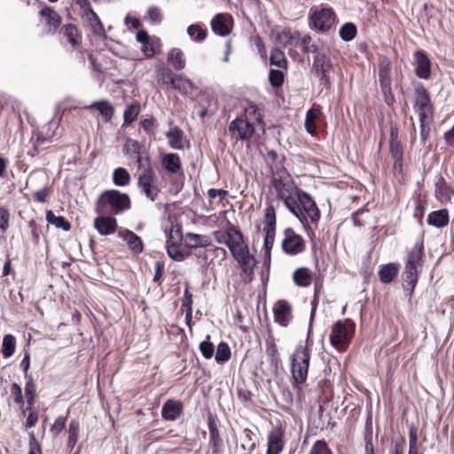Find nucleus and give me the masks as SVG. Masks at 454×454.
<instances>
[{
	"label": "nucleus",
	"instance_id": "nucleus-1",
	"mask_svg": "<svg viewBox=\"0 0 454 454\" xmlns=\"http://www.w3.org/2000/svg\"><path fill=\"white\" fill-rule=\"evenodd\" d=\"M312 342L306 340L304 344L296 346L290 356L291 384L298 393L302 391V386L306 383L309 374L311 358Z\"/></svg>",
	"mask_w": 454,
	"mask_h": 454
},
{
	"label": "nucleus",
	"instance_id": "nucleus-2",
	"mask_svg": "<svg viewBox=\"0 0 454 454\" xmlns=\"http://www.w3.org/2000/svg\"><path fill=\"white\" fill-rule=\"evenodd\" d=\"M130 207L129 196L114 189L103 192L95 204V211L98 215H104L108 211L113 215H119Z\"/></svg>",
	"mask_w": 454,
	"mask_h": 454
},
{
	"label": "nucleus",
	"instance_id": "nucleus-3",
	"mask_svg": "<svg viewBox=\"0 0 454 454\" xmlns=\"http://www.w3.org/2000/svg\"><path fill=\"white\" fill-rule=\"evenodd\" d=\"M296 207L294 211H290L301 223L303 227L308 231L311 230L309 223L316 226L320 220L321 213L315 200L306 192L301 190L294 197Z\"/></svg>",
	"mask_w": 454,
	"mask_h": 454
},
{
	"label": "nucleus",
	"instance_id": "nucleus-4",
	"mask_svg": "<svg viewBox=\"0 0 454 454\" xmlns=\"http://www.w3.org/2000/svg\"><path fill=\"white\" fill-rule=\"evenodd\" d=\"M278 174L271 177L270 184L277 193V198L284 201L285 206L289 211H294L296 207L294 197L301 189L297 187L289 172L282 171V173Z\"/></svg>",
	"mask_w": 454,
	"mask_h": 454
},
{
	"label": "nucleus",
	"instance_id": "nucleus-5",
	"mask_svg": "<svg viewBox=\"0 0 454 454\" xmlns=\"http://www.w3.org/2000/svg\"><path fill=\"white\" fill-rule=\"evenodd\" d=\"M137 187L141 193L151 201H155L161 192V188L151 158H147L145 165L137 168Z\"/></svg>",
	"mask_w": 454,
	"mask_h": 454
},
{
	"label": "nucleus",
	"instance_id": "nucleus-6",
	"mask_svg": "<svg viewBox=\"0 0 454 454\" xmlns=\"http://www.w3.org/2000/svg\"><path fill=\"white\" fill-rule=\"evenodd\" d=\"M356 331V324L350 318L336 321L330 334V342L339 351H345Z\"/></svg>",
	"mask_w": 454,
	"mask_h": 454
},
{
	"label": "nucleus",
	"instance_id": "nucleus-7",
	"mask_svg": "<svg viewBox=\"0 0 454 454\" xmlns=\"http://www.w3.org/2000/svg\"><path fill=\"white\" fill-rule=\"evenodd\" d=\"M308 20L311 29L327 33L334 27L337 16L331 7H311Z\"/></svg>",
	"mask_w": 454,
	"mask_h": 454
},
{
	"label": "nucleus",
	"instance_id": "nucleus-8",
	"mask_svg": "<svg viewBox=\"0 0 454 454\" xmlns=\"http://www.w3.org/2000/svg\"><path fill=\"white\" fill-rule=\"evenodd\" d=\"M413 110L419 119H434L435 107L430 91L422 83L414 88Z\"/></svg>",
	"mask_w": 454,
	"mask_h": 454
},
{
	"label": "nucleus",
	"instance_id": "nucleus-9",
	"mask_svg": "<svg viewBox=\"0 0 454 454\" xmlns=\"http://www.w3.org/2000/svg\"><path fill=\"white\" fill-rule=\"evenodd\" d=\"M379 82L386 105L393 107L395 98L392 90L391 61L386 56H380L378 61Z\"/></svg>",
	"mask_w": 454,
	"mask_h": 454
},
{
	"label": "nucleus",
	"instance_id": "nucleus-10",
	"mask_svg": "<svg viewBox=\"0 0 454 454\" xmlns=\"http://www.w3.org/2000/svg\"><path fill=\"white\" fill-rule=\"evenodd\" d=\"M160 164L167 173L177 177H171L170 184L176 193L179 192L184 186V171L182 161L177 153H165L160 159Z\"/></svg>",
	"mask_w": 454,
	"mask_h": 454
},
{
	"label": "nucleus",
	"instance_id": "nucleus-11",
	"mask_svg": "<svg viewBox=\"0 0 454 454\" xmlns=\"http://www.w3.org/2000/svg\"><path fill=\"white\" fill-rule=\"evenodd\" d=\"M79 8V15L90 27L95 36L106 37V30L98 15L93 11L90 0H76L74 4Z\"/></svg>",
	"mask_w": 454,
	"mask_h": 454
},
{
	"label": "nucleus",
	"instance_id": "nucleus-12",
	"mask_svg": "<svg viewBox=\"0 0 454 454\" xmlns=\"http://www.w3.org/2000/svg\"><path fill=\"white\" fill-rule=\"evenodd\" d=\"M207 425L208 428V444L212 454H223L224 441L220 432V420L217 415L211 411L207 412Z\"/></svg>",
	"mask_w": 454,
	"mask_h": 454
},
{
	"label": "nucleus",
	"instance_id": "nucleus-13",
	"mask_svg": "<svg viewBox=\"0 0 454 454\" xmlns=\"http://www.w3.org/2000/svg\"><path fill=\"white\" fill-rule=\"evenodd\" d=\"M281 247L285 254L290 256H295L305 251L306 242L304 239L297 234L292 228H286L284 231Z\"/></svg>",
	"mask_w": 454,
	"mask_h": 454
},
{
	"label": "nucleus",
	"instance_id": "nucleus-14",
	"mask_svg": "<svg viewBox=\"0 0 454 454\" xmlns=\"http://www.w3.org/2000/svg\"><path fill=\"white\" fill-rule=\"evenodd\" d=\"M313 70L319 78L321 84L325 88L331 87V71L333 70V63L331 59L325 53H317L314 56Z\"/></svg>",
	"mask_w": 454,
	"mask_h": 454
},
{
	"label": "nucleus",
	"instance_id": "nucleus-15",
	"mask_svg": "<svg viewBox=\"0 0 454 454\" xmlns=\"http://www.w3.org/2000/svg\"><path fill=\"white\" fill-rule=\"evenodd\" d=\"M232 256L240 265L242 274L244 275L243 281L245 283H250L254 278V268L257 263L256 259L249 253L248 247L241 251L239 249V252Z\"/></svg>",
	"mask_w": 454,
	"mask_h": 454
},
{
	"label": "nucleus",
	"instance_id": "nucleus-16",
	"mask_svg": "<svg viewBox=\"0 0 454 454\" xmlns=\"http://www.w3.org/2000/svg\"><path fill=\"white\" fill-rule=\"evenodd\" d=\"M274 42L283 48H295L299 44L301 32L289 27H277L271 32Z\"/></svg>",
	"mask_w": 454,
	"mask_h": 454
},
{
	"label": "nucleus",
	"instance_id": "nucleus-17",
	"mask_svg": "<svg viewBox=\"0 0 454 454\" xmlns=\"http://www.w3.org/2000/svg\"><path fill=\"white\" fill-rule=\"evenodd\" d=\"M229 132L236 140L246 141L252 137L254 132V127L250 121L245 120L240 116L231 121L229 124Z\"/></svg>",
	"mask_w": 454,
	"mask_h": 454
},
{
	"label": "nucleus",
	"instance_id": "nucleus-18",
	"mask_svg": "<svg viewBox=\"0 0 454 454\" xmlns=\"http://www.w3.org/2000/svg\"><path fill=\"white\" fill-rule=\"evenodd\" d=\"M145 145L137 140L128 138L123 145V153L127 155L129 158L135 159L137 168L145 165L146 159L150 158V156L146 153V155L143 156V149Z\"/></svg>",
	"mask_w": 454,
	"mask_h": 454
},
{
	"label": "nucleus",
	"instance_id": "nucleus-19",
	"mask_svg": "<svg viewBox=\"0 0 454 454\" xmlns=\"http://www.w3.org/2000/svg\"><path fill=\"white\" fill-rule=\"evenodd\" d=\"M285 431L281 427L272 428L267 436L266 454H280L285 448Z\"/></svg>",
	"mask_w": 454,
	"mask_h": 454
},
{
	"label": "nucleus",
	"instance_id": "nucleus-20",
	"mask_svg": "<svg viewBox=\"0 0 454 454\" xmlns=\"http://www.w3.org/2000/svg\"><path fill=\"white\" fill-rule=\"evenodd\" d=\"M226 246L229 248L231 255H235V254L239 252V249L241 251L248 247L245 243L244 236L240 230L229 221Z\"/></svg>",
	"mask_w": 454,
	"mask_h": 454
},
{
	"label": "nucleus",
	"instance_id": "nucleus-21",
	"mask_svg": "<svg viewBox=\"0 0 454 454\" xmlns=\"http://www.w3.org/2000/svg\"><path fill=\"white\" fill-rule=\"evenodd\" d=\"M184 405L181 400L168 399L161 408V418L166 421H176L184 412Z\"/></svg>",
	"mask_w": 454,
	"mask_h": 454
},
{
	"label": "nucleus",
	"instance_id": "nucleus-22",
	"mask_svg": "<svg viewBox=\"0 0 454 454\" xmlns=\"http://www.w3.org/2000/svg\"><path fill=\"white\" fill-rule=\"evenodd\" d=\"M416 61L415 74L420 79H428L431 75V60L428 54L423 50H418L414 53Z\"/></svg>",
	"mask_w": 454,
	"mask_h": 454
},
{
	"label": "nucleus",
	"instance_id": "nucleus-23",
	"mask_svg": "<svg viewBox=\"0 0 454 454\" xmlns=\"http://www.w3.org/2000/svg\"><path fill=\"white\" fill-rule=\"evenodd\" d=\"M424 257V241L423 239H420L408 251V256L404 266L419 269L422 267Z\"/></svg>",
	"mask_w": 454,
	"mask_h": 454
},
{
	"label": "nucleus",
	"instance_id": "nucleus-24",
	"mask_svg": "<svg viewBox=\"0 0 454 454\" xmlns=\"http://www.w3.org/2000/svg\"><path fill=\"white\" fill-rule=\"evenodd\" d=\"M39 15L44 20L49 34H55L61 24V16L51 7L44 6L39 12Z\"/></svg>",
	"mask_w": 454,
	"mask_h": 454
},
{
	"label": "nucleus",
	"instance_id": "nucleus-25",
	"mask_svg": "<svg viewBox=\"0 0 454 454\" xmlns=\"http://www.w3.org/2000/svg\"><path fill=\"white\" fill-rule=\"evenodd\" d=\"M93 225L98 233L104 236L114 233L118 226L114 217L104 215H99L96 217Z\"/></svg>",
	"mask_w": 454,
	"mask_h": 454
},
{
	"label": "nucleus",
	"instance_id": "nucleus-26",
	"mask_svg": "<svg viewBox=\"0 0 454 454\" xmlns=\"http://www.w3.org/2000/svg\"><path fill=\"white\" fill-rule=\"evenodd\" d=\"M274 320L281 326H287L292 318V307L286 301H278L273 308Z\"/></svg>",
	"mask_w": 454,
	"mask_h": 454
},
{
	"label": "nucleus",
	"instance_id": "nucleus-27",
	"mask_svg": "<svg viewBox=\"0 0 454 454\" xmlns=\"http://www.w3.org/2000/svg\"><path fill=\"white\" fill-rule=\"evenodd\" d=\"M265 353L270 365L277 370L281 364V359L279 357L276 339L272 333H269L265 339Z\"/></svg>",
	"mask_w": 454,
	"mask_h": 454
},
{
	"label": "nucleus",
	"instance_id": "nucleus-28",
	"mask_svg": "<svg viewBox=\"0 0 454 454\" xmlns=\"http://www.w3.org/2000/svg\"><path fill=\"white\" fill-rule=\"evenodd\" d=\"M176 74L171 70L170 67L160 65L156 67L155 79L157 83L163 89H169L172 87Z\"/></svg>",
	"mask_w": 454,
	"mask_h": 454
},
{
	"label": "nucleus",
	"instance_id": "nucleus-29",
	"mask_svg": "<svg viewBox=\"0 0 454 454\" xmlns=\"http://www.w3.org/2000/svg\"><path fill=\"white\" fill-rule=\"evenodd\" d=\"M266 160L271 169L272 176L279 175L278 173H282V171L288 172L285 167L286 157L283 155L279 156L276 151H268Z\"/></svg>",
	"mask_w": 454,
	"mask_h": 454
},
{
	"label": "nucleus",
	"instance_id": "nucleus-30",
	"mask_svg": "<svg viewBox=\"0 0 454 454\" xmlns=\"http://www.w3.org/2000/svg\"><path fill=\"white\" fill-rule=\"evenodd\" d=\"M118 235L122 238L129 246V249L136 254H141L144 249L141 238L129 230L119 231Z\"/></svg>",
	"mask_w": 454,
	"mask_h": 454
},
{
	"label": "nucleus",
	"instance_id": "nucleus-31",
	"mask_svg": "<svg viewBox=\"0 0 454 454\" xmlns=\"http://www.w3.org/2000/svg\"><path fill=\"white\" fill-rule=\"evenodd\" d=\"M211 243V239L207 235L196 234L192 232H187L184 235V247L185 248L207 247Z\"/></svg>",
	"mask_w": 454,
	"mask_h": 454
},
{
	"label": "nucleus",
	"instance_id": "nucleus-32",
	"mask_svg": "<svg viewBox=\"0 0 454 454\" xmlns=\"http://www.w3.org/2000/svg\"><path fill=\"white\" fill-rule=\"evenodd\" d=\"M60 32L63 36L66 37L68 43L72 45L73 48H78L82 44V34L74 24H65Z\"/></svg>",
	"mask_w": 454,
	"mask_h": 454
},
{
	"label": "nucleus",
	"instance_id": "nucleus-33",
	"mask_svg": "<svg viewBox=\"0 0 454 454\" xmlns=\"http://www.w3.org/2000/svg\"><path fill=\"white\" fill-rule=\"evenodd\" d=\"M427 223L436 228H443L450 221L449 211L446 208L433 211L427 216Z\"/></svg>",
	"mask_w": 454,
	"mask_h": 454
},
{
	"label": "nucleus",
	"instance_id": "nucleus-34",
	"mask_svg": "<svg viewBox=\"0 0 454 454\" xmlns=\"http://www.w3.org/2000/svg\"><path fill=\"white\" fill-rule=\"evenodd\" d=\"M403 277L404 281L403 288L408 291L409 295L411 296L419 280V269L404 266Z\"/></svg>",
	"mask_w": 454,
	"mask_h": 454
},
{
	"label": "nucleus",
	"instance_id": "nucleus-35",
	"mask_svg": "<svg viewBox=\"0 0 454 454\" xmlns=\"http://www.w3.org/2000/svg\"><path fill=\"white\" fill-rule=\"evenodd\" d=\"M168 255L174 261L183 262L188 258L192 253L182 247V243H166Z\"/></svg>",
	"mask_w": 454,
	"mask_h": 454
},
{
	"label": "nucleus",
	"instance_id": "nucleus-36",
	"mask_svg": "<svg viewBox=\"0 0 454 454\" xmlns=\"http://www.w3.org/2000/svg\"><path fill=\"white\" fill-rule=\"evenodd\" d=\"M451 192L450 186L447 184L446 180L441 176L435 183L434 193L436 199L442 203H446L451 199Z\"/></svg>",
	"mask_w": 454,
	"mask_h": 454
},
{
	"label": "nucleus",
	"instance_id": "nucleus-37",
	"mask_svg": "<svg viewBox=\"0 0 454 454\" xmlns=\"http://www.w3.org/2000/svg\"><path fill=\"white\" fill-rule=\"evenodd\" d=\"M166 137L168 140V145L176 150H184L183 138L184 131L181 128L174 126L167 133Z\"/></svg>",
	"mask_w": 454,
	"mask_h": 454
},
{
	"label": "nucleus",
	"instance_id": "nucleus-38",
	"mask_svg": "<svg viewBox=\"0 0 454 454\" xmlns=\"http://www.w3.org/2000/svg\"><path fill=\"white\" fill-rule=\"evenodd\" d=\"M322 115V111L319 107H312L310 108L305 117L304 126L306 131L310 135H316L317 127L316 124V120H317Z\"/></svg>",
	"mask_w": 454,
	"mask_h": 454
},
{
	"label": "nucleus",
	"instance_id": "nucleus-39",
	"mask_svg": "<svg viewBox=\"0 0 454 454\" xmlns=\"http://www.w3.org/2000/svg\"><path fill=\"white\" fill-rule=\"evenodd\" d=\"M293 279L296 286L307 287L312 283V272L309 269L305 267L298 268L293 274Z\"/></svg>",
	"mask_w": 454,
	"mask_h": 454
},
{
	"label": "nucleus",
	"instance_id": "nucleus-40",
	"mask_svg": "<svg viewBox=\"0 0 454 454\" xmlns=\"http://www.w3.org/2000/svg\"><path fill=\"white\" fill-rule=\"evenodd\" d=\"M87 108L98 110L106 121H111L114 114V107L107 100L93 102L91 105L87 106Z\"/></svg>",
	"mask_w": 454,
	"mask_h": 454
},
{
	"label": "nucleus",
	"instance_id": "nucleus-41",
	"mask_svg": "<svg viewBox=\"0 0 454 454\" xmlns=\"http://www.w3.org/2000/svg\"><path fill=\"white\" fill-rule=\"evenodd\" d=\"M399 271V268L395 263L390 262L384 264L379 270V278L380 282L388 284L396 278Z\"/></svg>",
	"mask_w": 454,
	"mask_h": 454
},
{
	"label": "nucleus",
	"instance_id": "nucleus-42",
	"mask_svg": "<svg viewBox=\"0 0 454 454\" xmlns=\"http://www.w3.org/2000/svg\"><path fill=\"white\" fill-rule=\"evenodd\" d=\"M270 64L278 68L286 70L288 68V60L285 52L279 47H274L270 51Z\"/></svg>",
	"mask_w": 454,
	"mask_h": 454
},
{
	"label": "nucleus",
	"instance_id": "nucleus-43",
	"mask_svg": "<svg viewBox=\"0 0 454 454\" xmlns=\"http://www.w3.org/2000/svg\"><path fill=\"white\" fill-rule=\"evenodd\" d=\"M211 27L215 34L221 36H225L231 32L226 24L225 15L223 13H218L212 19Z\"/></svg>",
	"mask_w": 454,
	"mask_h": 454
},
{
	"label": "nucleus",
	"instance_id": "nucleus-44",
	"mask_svg": "<svg viewBox=\"0 0 454 454\" xmlns=\"http://www.w3.org/2000/svg\"><path fill=\"white\" fill-rule=\"evenodd\" d=\"M141 106L139 102L134 101L125 107L123 113V126H129L133 123L139 115Z\"/></svg>",
	"mask_w": 454,
	"mask_h": 454
},
{
	"label": "nucleus",
	"instance_id": "nucleus-45",
	"mask_svg": "<svg viewBox=\"0 0 454 454\" xmlns=\"http://www.w3.org/2000/svg\"><path fill=\"white\" fill-rule=\"evenodd\" d=\"M168 61L176 70H182L185 67L184 52L179 48H173L168 54Z\"/></svg>",
	"mask_w": 454,
	"mask_h": 454
},
{
	"label": "nucleus",
	"instance_id": "nucleus-46",
	"mask_svg": "<svg viewBox=\"0 0 454 454\" xmlns=\"http://www.w3.org/2000/svg\"><path fill=\"white\" fill-rule=\"evenodd\" d=\"M46 221L48 223L54 225L58 229H62L66 231L71 230V223L64 216H57L51 210L46 212Z\"/></svg>",
	"mask_w": 454,
	"mask_h": 454
},
{
	"label": "nucleus",
	"instance_id": "nucleus-47",
	"mask_svg": "<svg viewBox=\"0 0 454 454\" xmlns=\"http://www.w3.org/2000/svg\"><path fill=\"white\" fill-rule=\"evenodd\" d=\"M131 177L124 168H117L113 173V182L117 186H126L130 183Z\"/></svg>",
	"mask_w": 454,
	"mask_h": 454
},
{
	"label": "nucleus",
	"instance_id": "nucleus-48",
	"mask_svg": "<svg viewBox=\"0 0 454 454\" xmlns=\"http://www.w3.org/2000/svg\"><path fill=\"white\" fill-rule=\"evenodd\" d=\"M16 349V339L12 334H5L3 338L2 353L4 357H11Z\"/></svg>",
	"mask_w": 454,
	"mask_h": 454
},
{
	"label": "nucleus",
	"instance_id": "nucleus-49",
	"mask_svg": "<svg viewBox=\"0 0 454 454\" xmlns=\"http://www.w3.org/2000/svg\"><path fill=\"white\" fill-rule=\"evenodd\" d=\"M192 82L182 75L176 74L171 89L179 91L183 95H186L192 89Z\"/></svg>",
	"mask_w": 454,
	"mask_h": 454
},
{
	"label": "nucleus",
	"instance_id": "nucleus-50",
	"mask_svg": "<svg viewBox=\"0 0 454 454\" xmlns=\"http://www.w3.org/2000/svg\"><path fill=\"white\" fill-rule=\"evenodd\" d=\"M242 117L245 120L250 121L254 127L256 123L262 122L261 112L255 105H249L247 107H246L244 115Z\"/></svg>",
	"mask_w": 454,
	"mask_h": 454
},
{
	"label": "nucleus",
	"instance_id": "nucleus-51",
	"mask_svg": "<svg viewBox=\"0 0 454 454\" xmlns=\"http://www.w3.org/2000/svg\"><path fill=\"white\" fill-rule=\"evenodd\" d=\"M184 242V236L182 231V225L180 223H172L168 231V239L166 243L175 242L182 243Z\"/></svg>",
	"mask_w": 454,
	"mask_h": 454
},
{
	"label": "nucleus",
	"instance_id": "nucleus-52",
	"mask_svg": "<svg viewBox=\"0 0 454 454\" xmlns=\"http://www.w3.org/2000/svg\"><path fill=\"white\" fill-rule=\"evenodd\" d=\"M264 231H276V211L272 205L267 206L265 209Z\"/></svg>",
	"mask_w": 454,
	"mask_h": 454
},
{
	"label": "nucleus",
	"instance_id": "nucleus-53",
	"mask_svg": "<svg viewBox=\"0 0 454 454\" xmlns=\"http://www.w3.org/2000/svg\"><path fill=\"white\" fill-rule=\"evenodd\" d=\"M207 195L210 204L214 203V200L216 199V197H219V200L216 202L217 205L225 207L226 203H228V200L226 198L228 195V191L226 190L211 188L207 191Z\"/></svg>",
	"mask_w": 454,
	"mask_h": 454
},
{
	"label": "nucleus",
	"instance_id": "nucleus-54",
	"mask_svg": "<svg viewBox=\"0 0 454 454\" xmlns=\"http://www.w3.org/2000/svg\"><path fill=\"white\" fill-rule=\"evenodd\" d=\"M231 353L229 345L224 341H221L216 348L215 361L219 364H223L231 358Z\"/></svg>",
	"mask_w": 454,
	"mask_h": 454
},
{
	"label": "nucleus",
	"instance_id": "nucleus-55",
	"mask_svg": "<svg viewBox=\"0 0 454 454\" xmlns=\"http://www.w3.org/2000/svg\"><path fill=\"white\" fill-rule=\"evenodd\" d=\"M340 36L345 42L353 40L357 35V29L354 23H345L340 29Z\"/></svg>",
	"mask_w": 454,
	"mask_h": 454
},
{
	"label": "nucleus",
	"instance_id": "nucleus-56",
	"mask_svg": "<svg viewBox=\"0 0 454 454\" xmlns=\"http://www.w3.org/2000/svg\"><path fill=\"white\" fill-rule=\"evenodd\" d=\"M80 430V424L77 420H72L68 428L67 446L71 449L74 447L77 442L78 434Z\"/></svg>",
	"mask_w": 454,
	"mask_h": 454
},
{
	"label": "nucleus",
	"instance_id": "nucleus-57",
	"mask_svg": "<svg viewBox=\"0 0 454 454\" xmlns=\"http://www.w3.org/2000/svg\"><path fill=\"white\" fill-rule=\"evenodd\" d=\"M250 43L256 48L257 53L259 54L262 61L266 62L268 59L267 50L262 37L259 35H254L250 37Z\"/></svg>",
	"mask_w": 454,
	"mask_h": 454
},
{
	"label": "nucleus",
	"instance_id": "nucleus-58",
	"mask_svg": "<svg viewBox=\"0 0 454 454\" xmlns=\"http://www.w3.org/2000/svg\"><path fill=\"white\" fill-rule=\"evenodd\" d=\"M309 454H333L325 440H317L311 446Z\"/></svg>",
	"mask_w": 454,
	"mask_h": 454
},
{
	"label": "nucleus",
	"instance_id": "nucleus-59",
	"mask_svg": "<svg viewBox=\"0 0 454 454\" xmlns=\"http://www.w3.org/2000/svg\"><path fill=\"white\" fill-rule=\"evenodd\" d=\"M188 35L195 41L201 42L207 36V30L203 29L200 25L192 24L187 28Z\"/></svg>",
	"mask_w": 454,
	"mask_h": 454
},
{
	"label": "nucleus",
	"instance_id": "nucleus-60",
	"mask_svg": "<svg viewBox=\"0 0 454 454\" xmlns=\"http://www.w3.org/2000/svg\"><path fill=\"white\" fill-rule=\"evenodd\" d=\"M184 285L185 289L182 298V310L184 312L192 311L193 295L190 291V284L185 282Z\"/></svg>",
	"mask_w": 454,
	"mask_h": 454
},
{
	"label": "nucleus",
	"instance_id": "nucleus-61",
	"mask_svg": "<svg viewBox=\"0 0 454 454\" xmlns=\"http://www.w3.org/2000/svg\"><path fill=\"white\" fill-rule=\"evenodd\" d=\"M199 348L206 359H210L213 357L215 346L210 341V335H207L206 340L200 343Z\"/></svg>",
	"mask_w": 454,
	"mask_h": 454
},
{
	"label": "nucleus",
	"instance_id": "nucleus-62",
	"mask_svg": "<svg viewBox=\"0 0 454 454\" xmlns=\"http://www.w3.org/2000/svg\"><path fill=\"white\" fill-rule=\"evenodd\" d=\"M285 80L284 73L281 70L270 69L269 73V81L273 88H279L283 85Z\"/></svg>",
	"mask_w": 454,
	"mask_h": 454
},
{
	"label": "nucleus",
	"instance_id": "nucleus-63",
	"mask_svg": "<svg viewBox=\"0 0 454 454\" xmlns=\"http://www.w3.org/2000/svg\"><path fill=\"white\" fill-rule=\"evenodd\" d=\"M372 438H373L372 428L371 426H367L365 427V430L364 433V440L365 442V445H364V453L365 454H375Z\"/></svg>",
	"mask_w": 454,
	"mask_h": 454
},
{
	"label": "nucleus",
	"instance_id": "nucleus-64",
	"mask_svg": "<svg viewBox=\"0 0 454 454\" xmlns=\"http://www.w3.org/2000/svg\"><path fill=\"white\" fill-rule=\"evenodd\" d=\"M27 454H43L41 443L37 441L34 432L29 433Z\"/></svg>",
	"mask_w": 454,
	"mask_h": 454
}]
</instances>
